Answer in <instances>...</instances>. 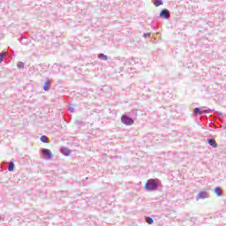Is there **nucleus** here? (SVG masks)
Here are the masks:
<instances>
[{"label": "nucleus", "instance_id": "13", "mask_svg": "<svg viewBox=\"0 0 226 226\" xmlns=\"http://www.w3.org/2000/svg\"><path fill=\"white\" fill-rule=\"evenodd\" d=\"M154 6L158 7V6H162V4H163V2L162 0H155L154 3Z\"/></svg>", "mask_w": 226, "mask_h": 226}, {"label": "nucleus", "instance_id": "14", "mask_svg": "<svg viewBox=\"0 0 226 226\" xmlns=\"http://www.w3.org/2000/svg\"><path fill=\"white\" fill-rule=\"evenodd\" d=\"M13 169H15V164L13 162L9 163V171L13 172Z\"/></svg>", "mask_w": 226, "mask_h": 226}, {"label": "nucleus", "instance_id": "17", "mask_svg": "<svg viewBox=\"0 0 226 226\" xmlns=\"http://www.w3.org/2000/svg\"><path fill=\"white\" fill-rule=\"evenodd\" d=\"M19 66V68H23L24 67V64L20 63Z\"/></svg>", "mask_w": 226, "mask_h": 226}, {"label": "nucleus", "instance_id": "4", "mask_svg": "<svg viewBox=\"0 0 226 226\" xmlns=\"http://www.w3.org/2000/svg\"><path fill=\"white\" fill-rule=\"evenodd\" d=\"M160 17H162V19H169L170 17V12L169 11V10L164 9L160 12Z\"/></svg>", "mask_w": 226, "mask_h": 226}, {"label": "nucleus", "instance_id": "9", "mask_svg": "<svg viewBox=\"0 0 226 226\" xmlns=\"http://www.w3.org/2000/svg\"><path fill=\"white\" fill-rule=\"evenodd\" d=\"M214 192L217 197H222V189L220 187H215Z\"/></svg>", "mask_w": 226, "mask_h": 226}, {"label": "nucleus", "instance_id": "10", "mask_svg": "<svg viewBox=\"0 0 226 226\" xmlns=\"http://www.w3.org/2000/svg\"><path fill=\"white\" fill-rule=\"evenodd\" d=\"M44 91H49L50 89V81L47 80L44 83V87H43Z\"/></svg>", "mask_w": 226, "mask_h": 226}, {"label": "nucleus", "instance_id": "16", "mask_svg": "<svg viewBox=\"0 0 226 226\" xmlns=\"http://www.w3.org/2000/svg\"><path fill=\"white\" fill-rule=\"evenodd\" d=\"M4 56H6V53H1L0 54V63H3V61L4 60Z\"/></svg>", "mask_w": 226, "mask_h": 226}, {"label": "nucleus", "instance_id": "7", "mask_svg": "<svg viewBox=\"0 0 226 226\" xmlns=\"http://www.w3.org/2000/svg\"><path fill=\"white\" fill-rule=\"evenodd\" d=\"M207 142L210 146H212V147H218V143L215 139H208Z\"/></svg>", "mask_w": 226, "mask_h": 226}, {"label": "nucleus", "instance_id": "5", "mask_svg": "<svg viewBox=\"0 0 226 226\" xmlns=\"http://www.w3.org/2000/svg\"><path fill=\"white\" fill-rule=\"evenodd\" d=\"M207 197H209V194L207 193V192H200L198 195H197V199H207Z\"/></svg>", "mask_w": 226, "mask_h": 226}, {"label": "nucleus", "instance_id": "12", "mask_svg": "<svg viewBox=\"0 0 226 226\" xmlns=\"http://www.w3.org/2000/svg\"><path fill=\"white\" fill-rule=\"evenodd\" d=\"M98 58L102 59V61H107V59H109V56H107V55L99 54Z\"/></svg>", "mask_w": 226, "mask_h": 226}, {"label": "nucleus", "instance_id": "11", "mask_svg": "<svg viewBox=\"0 0 226 226\" xmlns=\"http://www.w3.org/2000/svg\"><path fill=\"white\" fill-rule=\"evenodd\" d=\"M41 142H44V144H49V138L45 135L41 136Z\"/></svg>", "mask_w": 226, "mask_h": 226}, {"label": "nucleus", "instance_id": "2", "mask_svg": "<svg viewBox=\"0 0 226 226\" xmlns=\"http://www.w3.org/2000/svg\"><path fill=\"white\" fill-rule=\"evenodd\" d=\"M121 122L124 124H126L127 126H132V124H133V120L126 116V115H123L121 117Z\"/></svg>", "mask_w": 226, "mask_h": 226}, {"label": "nucleus", "instance_id": "8", "mask_svg": "<svg viewBox=\"0 0 226 226\" xmlns=\"http://www.w3.org/2000/svg\"><path fill=\"white\" fill-rule=\"evenodd\" d=\"M61 153H63V154H64V156H70L72 154V150H70L68 148H62Z\"/></svg>", "mask_w": 226, "mask_h": 226}, {"label": "nucleus", "instance_id": "1", "mask_svg": "<svg viewBox=\"0 0 226 226\" xmlns=\"http://www.w3.org/2000/svg\"><path fill=\"white\" fill-rule=\"evenodd\" d=\"M158 186V179H148L145 185V189L147 190V192H153L155 188Z\"/></svg>", "mask_w": 226, "mask_h": 226}, {"label": "nucleus", "instance_id": "3", "mask_svg": "<svg viewBox=\"0 0 226 226\" xmlns=\"http://www.w3.org/2000/svg\"><path fill=\"white\" fill-rule=\"evenodd\" d=\"M41 153H42L44 158H47L48 160L52 159V151H50L49 149H42Z\"/></svg>", "mask_w": 226, "mask_h": 226}, {"label": "nucleus", "instance_id": "15", "mask_svg": "<svg viewBox=\"0 0 226 226\" xmlns=\"http://www.w3.org/2000/svg\"><path fill=\"white\" fill-rule=\"evenodd\" d=\"M154 222L153 218L147 217V223H148V225H153Z\"/></svg>", "mask_w": 226, "mask_h": 226}, {"label": "nucleus", "instance_id": "6", "mask_svg": "<svg viewBox=\"0 0 226 226\" xmlns=\"http://www.w3.org/2000/svg\"><path fill=\"white\" fill-rule=\"evenodd\" d=\"M207 109H202L200 108L194 109V115L197 116L198 114H207Z\"/></svg>", "mask_w": 226, "mask_h": 226}]
</instances>
